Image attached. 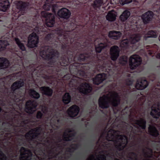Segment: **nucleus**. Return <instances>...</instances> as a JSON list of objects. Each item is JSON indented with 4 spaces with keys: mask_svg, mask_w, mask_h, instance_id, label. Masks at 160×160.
Wrapping results in <instances>:
<instances>
[{
    "mask_svg": "<svg viewBox=\"0 0 160 160\" xmlns=\"http://www.w3.org/2000/svg\"><path fill=\"white\" fill-rule=\"evenodd\" d=\"M9 6L8 0H0V10L1 11L5 12Z\"/></svg>",
    "mask_w": 160,
    "mask_h": 160,
    "instance_id": "f3484780",
    "label": "nucleus"
},
{
    "mask_svg": "<svg viewBox=\"0 0 160 160\" xmlns=\"http://www.w3.org/2000/svg\"><path fill=\"white\" fill-rule=\"evenodd\" d=\"M141 62L142 59L138 55H134L131 56L129 60L130 68L135 69L141 64Z\"/></svg>",
    "mask_w": 160,
    "mask_h": 160,
    "instance_id": "1a4fd4ad",
    "label": "nucleus"
},
{
    "mask_svg": "<svg viewBox=\"0 0 160 160\" xmlns=\"http://www.w3.org/2000/svg\"><path fill=\"white\" fill-rule=\"evenodd\" d=\"M58 14L60 17L67 19L70 17L71 13L68 9L62 8L58 11Z\"/></svg>",
    "mask_w": 160,
    "mask_h": 160,
    "instance_id": "ddd939ff",
    "label": "nucleus"
},
{
    "mask_svg": "<svg viewBox=\"0 0 160 160\" xmlns=\"http://www.w3.org/2000/svg\"><path fill=\"white\" fill-rule=\"evenodd\" d=\"M149 95L148 103L151 107V110H160V90L156 88Z\"/></svg>",
    "mask_w": 160,
    "mask_h": 160,
    "instance_id": "0eeeda50",
    "label": "nucleus"
},
{
    "mask_svg": "<svg viewBox=\"0 0 160 160\" xmlns=\"http://www.w3.org/2000/svg\"><path fill=\"white\" fill-rule=\"evenodd\" d=\"M140 38V36L139 34H134L131 37L129 40L131 43L134 44L138 42Z\"/></svg>",
    "mask_w": 160,
    "mask_h": 160,
    "instance_id": "b1692460",
    "label": "nucleus"
},
{
    "mask_svg": "<svg viewBox=\"0 0 160 160\" xmlns=\"http://www.w3.org/2000/svg\"><path fill=\"white\" fill-rule=\"evenodd\" d=\"M132 84V82L130 81V83L129 84V85H131Z\"/></svg>",
    "mask_w": 160,
    "mask_h": 160,
    "instance_id": "79ce46f5",
    "label": "nucleus"
},
{
    "mask_svg": "<svg viewBox=\"0 0 160 160\" xmlns=\"http://www.w3.org/2000/svg\"><path fill=\"white\" fill-rule=\"evenodd\" d=\"M145 97L140 93L138 94L136 98V104L141 106L143 104L145 101Z\"/></svg>",
    "mask_w": 160,
    "mask_h": 160,
    "instance_id": "5701e85b",
    "label": "nucleus"
},
{
    "mask_svg": "<svg viewBox=\"0 0 160 160\" xmlns=\"http://www.w3.org/2000/svg\"><path fill=\"white\" fill-rule=\"evenodd\" d=\"M40 55L44 59L47 60V63L51 65H58L65 66L68 64L69 59L66 57L62 58L61 60L58 59V52L48 46L42 47L40 51Z\"/></svg>",
    "mask_w": 160,
    "mask_h": 160,
    "instance_id": "f03ea898",
    "label": "nucleus"
},
{
    "mask_svg": "<svg viewBox=\"0 0 160 160\" xmlns=\"http://www.w3.org/2000/svg\"><path fill=\"white\" fill-rule=\"evenodd\" d=\"M103 3L102 0H95L92 4V6L94 8L96 9L97 8H99Z\"/></svg>",
    "mask_w": 160,
    "mask_h": 160,
    "instance_id": "2f4dec72",
    "label": "nucleus"
},
{
    "mask_svg": "<svg viewBox=\"0 0 160 160\" xmlns=\"http://www.w3.org/2000/svg\"><path fill=\"white\" fill-rule=\"evenodd\" d=\"M52 4L49 3L48 0H47L43 6V8L46 10H49L50 8L52 7V12L55 13V11L54 8L53 7H52Z\"/></svg>",
    "mask_w": 160,
    "mask_h": 160,
    "instance_id": "7c9ffc66",
    "label": "nucleus"
},
{
    "mask_svg": "<svg viewBox=\"0 0 160 160\" xmlns=\"http://www.w3.org/2000/svg\"><path fill=\"white\" fill-rule=\"evenodd\" d=\"M76 81L73 79H72L69 83V85L71 88V89L73 92V97L75 99L79 100L81 97V93L84 94H87L90 92L92 90V87L88 83L84 82L80 85L78 87V89H76L77 84Z\"/></svg>",
    "mask_w": 160,
    "mask_h": 160,
    "instance_id": "39448f33",
    "label": "nucleus"
},
{
    "mask_svg": "<svg viewBox=\"0 0 160 160\" xmlns=\"http://www.w3.org/2000/svg\"><path fill=\"white\" fill-rule=\"evenodd\" d=\"M94 71H98L107 72L109 76H113L118 73V68L111 64L110 61H108L107 63L101 61L99 59H97L95 62L93 63Z\"/></svg>",
    "mask_w": 160,
    "mask_h": 160,
    "instance_id": "423d86ee",
    "label": "nucleus"
},
{
    "mask_svg": "<svg viewBox=\"0 0 160 160\" xmlns=\"http://www.w3.org/2000/svg\"><path fill=\"white\" fill-rule=\"evenodd\" d=\"M120 103L119 95L114 91L109 92L108 94L100 97L98 100L100 107L104 109L108 108L110 103L114 107H116Z\"/></svg>",
    "mask_w": 160,
    "mask_h": 160,
    "instance_id": "20e7f679",
    "label": "nucleus"
},
{
    "mask_svg": "<svg viewBox=\"0 0 160 160\" xmlns=\"http://www.w3.org/2000/svg\"><path fill=\"white\" fill-rule=\"evenodd\" d=\"M40 90L43 94L48 96H51L53 93L52 89L49 87H42L40 88Z\"/></svg>",
    "mask_w": 160,
    "mask_h": 160,
    "instance_id": "a211bd4d",
    "label": "nucleus"
},
{
    "mask_svg": "<svg viewBox=\"0 0 160 160\" xmlns=\"http://www.w3.org/2000/svg\"><path fill=\"white\" fill-rule=\"evenodd\" d=\"M29 4L28 2H19L17 5V8L20 10L25 11L28 8Z\"/></svg>",
    "mask_w": 160,
    "mask_h": 160,
    "instance_id": "412c9836",
    "label": "nucleus"
},
{
    "mask_svg": "<svg viewBox=\"0 0 160 160\" xmlns=\"http://www.w3.org/2000/svg\"><path fill=\"white\" fill-rule=\"evenodd\" d=\"M107 46V44L106 43L102 42L100 43L97 46L95 45V48L96 52L100 53L102 50L106 47Z\"/></svg>",
    "mask_w": 160,
    "mask_h": 160,
    "instance_id": "cd10ccee",
    "label": "nucleus"
},
{
    "mask_svg": "<svg viewBox=\"0 0 160 160\" xmlns=\"http://www.w3.org/2000/svg\"><path fill=\"white\" fill-rule=\"evenodd\" d=\"M0 104L3 106L11 105L15 102H22V100L20 98V95L16 94V92L18 89L24 85V82L22 80L14 82L11 86L10 92L7 89L4 87V83L0 79Z\"/></svg>",
    "mask_w": 160,
    "mask_h": 160,
    "instance_id": "f257e3e1",
    "label": "nucleus"
},
{
    "mask_svg": "<svg viewBox=\"0 0 160 160\" xmlns=\"http://www.w3.org/2000/svg\"><path fill=\"white\" fill-rule=\"evenodd\" d=\"M63 102L65 104H68L71 101V97L69 93H66L62 98Z\"/></svg>",
    "mask_w": 160,
    "mask_h": 160,
    "instance_id": "bb28decb",
    "label": "nucleus"
},
{
    "mask_svg": "<svg viewBox=\"0 0 160 160\" xmlns=\"http://www.w3.org/2000/svg\"><path fill=\"white\" fill-rule=\"evenodd\" d=\"M130 15V12L128 10L125 11L120 17V19L122 21H125L127 20Z\"/></svg>",
    "mask_w": 160,
    "mask_h": 160,
    "instance_id": "a878e982",
    "label": "nucleus"
},
{
    "mask_svg": "<svg viewBox=\"0 0 160 160\" xmlns=\"http://www.w3.org/2000/svg\"><path fill=\"white\" fill-rule=\"evenodd\" d=\"M37 106V103L36 101L29 100L26 102L25 108L27 110H32V109L35 108Z\"/></svg>",
    "mask_w": 160,
    "mask_h": 160,
    "instance_id": "aec40b11",
    "label": "nucleus"
},
{
    "mask_svg": "<svg viewBox=\"0 0 160 160\" xmlns=\"http://www.w3.org/2000/svg\"><path fill=\"white\" fill-rule=\"evenodd\" d=\"M145 37L148 38H155L157 37V35L156 32L153 30H150L145 35Z\"/></svg>",
    "mask_w": 160,
    "mask_h": 160,
    "instance_id": "f704fd0d",
    "label": "nucleus"
},
{
    "mask_svg": "<svg viewBox=\"0 0 160 160\" xmlns=\"http://www.w3.org/2000/svg\"><path fill=\"white\" fill-rule=\"evenodd\" d=\"M90 55L88 54L85 53V54H81L79 56L78 60L79 61H87L89 58Z\"/></svg>",
    "mask_w": 160,
    "mask_h": 160,
    "instance_id": "72a5a7b5",
    "label": "nucleus"
},
{
    "mask_svg": "<svg viewBox=\"0 0 160 160\" xmlns=\"http://www.w3.org/2000/svg\"><path fill=\"white\" fill-rule=\"evenodd\" d=\"M19 73H16L13 74L12 75V76L14 77L15 76L17 77L18 76Z\"/></svg>",
    "mask_w": 160,
    "mask_h": 160,
    "instance_id": "ea45409f",
    "label": "nucleus"
},
{
    "mask_svg": "<svg viewBox=\"0 0 160 160\" xmlns=\"http://www.w3.org/2000/svg\"><path fill=\"white\" fill-rule=\"evenodd\" d=\"M154 79H152V81H154Z\"/></svg>",
    "mask_w": 160,
    "mask_h": 160,
    "instance_id": "a18cd8bd",
    "label": "nucleus"
},
{
    "mask_svg": "<svg viewBox=\"0 0 160 160\" xmlns=\"http://www.w3.org/2000/svg\"><path fill=\"white\" fill-rule=\"evenodd\" d=\"M106 74L104 73L98 74L92 80L94 84L97 85L102 82L107 78Z\"/></svg>",
    "mask_w": 160,
    "mask_h": 160,
    "instance_id": "f8f14e48",
    "label": "nucleus"
},
{
    "mask_svg": "<svg viewBox=\"0 0 160 160\" xmlns=\"http://www.w3.org/2000/svg\"><path fill=\"white\" fill-rule=\"evenodd\" d=\"M9 65V61L7 59L3 57L0 58V69L7 68Z\"/></svg>",
    "mask_w": 160,
    "mask_h": 160,
    "instance_id": "6ab92c4d",
    "label": "nucleus"
},
{
    "mask_svg": "<svg viewBox=\"0 0 160 160\" xmlns=\"http://www.w3.org/2000/svg\"><path fill=\"white\" fill-rule=\"evenodd\" d=\"M41 16L45 18L46 24L48 27H52L54 26L55 22L54 15L51 13H48L45 11L41 12Z\"/></svg>",
    "mask_w": 160,
    "mask_h": 160,
    "instance_id": "6e6552de",
    "label": "nucleus"
},
{
    "mask_svg": "<svg viewBox=\"0 0 160 160\" xmlns=\"http://www.w3.org/2000/svg\"><path fill=\"white\" fill-rule=\"evenodd\" d=\"M70 108V109H68L67 110H80L79 108L75 105H72Z\"/></svg>",
    "mask_w": 160,
    "mask_h": 160,
    "instance_id": "e433bc0d",
    "label": "nucleus"
},
{
    "mask_svg": "<svg viewBox=\"0 0 160 160\" xmlns=\"http://www.w3.org/2000/svg\"><path fill=\"white\" fill-rule=\"evenodd\" d=\"M9 40V38L2 37L0 40V51L4 50L6 47L9 45L8 41Z\"/></svg>",
    "mask_w": 160,
    "mask_h": 160,
    "instance_id": "2eb2a0df",
    "label": "nucleus"
},
{
    "mask_svg": "<svg viewBox=\"0 0 160 160\" xmlns=\"http://www.w3.org/2000/svg\"><path fill=\"white\" fill-rule=\"evenodd\" d=\"M153 13L152 12L148 11L142 15V18L144 23H149L152 20Z\"/></svg>",
    "mask_w": 160,
    "mask_h": 160,
    "instance_id": "4468645a",
    "label": "nucleus"
},
{
    "mask_svg": "<svg viewBox=\"0 0 160 160\" xmlns=\"http://www.w3.org/2000/svg\"><path fill=\"white\" fill-rule=\"evenodd\" d=\"M122 35V34L120 31L115 30L109 32L108 34V36L110 38L115 40L119 39Z\"/></svg>",
    "mask_w": 160,
    "mask_h": 160,
    "instance_id": "dca6fc26",
    "label": "nucleus"
},
{
    "mask_svg": "<svg viewBox=\"0 0 160 160\" xmlns=\"http://www.w3.org/2000/svg\"><path fill=\"white\" fill-rule=\"evenodd\" d=\"M14 41L17 44L20 49L22 51L25 50V48L24 44L18 38H15L14 39Z\"/></svg>",
    "mask_w": 160,
    "mask_h": 160,
    "instance_id": "c85d7f7f",
    "label": "nucleus"
},
{
    "mask_svg": "<svg viewBox=\"0 0 160 160\" xmlns=\"http://www.w3.org/2000/svg\"><path fill=\"white\" fill-rule=\"evenodd\" d=\"M148 83L147 81L143 78L138 79L136 82L135 87L138 90H142L146 88Z\"/></svg>",
    "mask_w": 160,
    "mask_h": 160,
    "instance_id": "9b49d317",
    "label": "nucleus"
},
{
    "mask_svg": "<svg viewBox=\"0 0 160 160\" xmlns=\"http://www.w3.org/2000/svg\"><path fill=\"white\" fill-rule=\"evenodd\" d=\"M116 15L113 11H111L108 12L106 16L107 19L109 21H113L116 19Z\"/></svg>",
    "mask_w": 160,
    "mask_h": 160,
    "instance_id": "4be33fe9",
    "label": "nucleus"
},
{
    "mask_svg": "<svg viewBox=\"0 0 160 160\" xmlns=\"http://www.w3.org/2000/svg\"><path fill=\"white\" fill-rule=\"evenodd\" d=\"M52 36V35L48 34L46 36L45 39L46 40L51 41Z\"/></svg>",
    "mask_w": 160,
    "mask_h": 160,
    "instance_id": "4c0bfd02",
    "label": "nucleus"
},
{
    "mask_svg": "<svg viewBox=\"0 0 160 160\" xmlns=\"http://www.w3.org/2000/svg\"><path fill=\"white\" fill-rule=\"evenodd\" d=\"M77 55H76V56H75V58H76V57L77 56Z\"/></svg>",
    "mask_w": 160,
    "mask_h": 160,
    "instance_id": "c03bdc74",
    "label": "nucleus"
},
{
    "mask_svg": "<svg viewBox=\"0 0 160 160\" xmlns=\"http://www.w3.org/2000/svg\"><path fill=\"white\" fill-rule=\"evenodd\" d=\"M119 47L116 46H112L110 49V54L112 60L113 61L116 60L119 56Z\"/></svg>",
    "mask_w": 160,
    "mask_h": 160,
    "instance_id": "9d476101",
    "label": "nucleus"
},
{
    "mask_svg": "<svg viewBox=\"0 0 160 160\" xmlns=\"http://www.w3.org/2000/svg\"><path fill=\"white\" fill-rule=\"evenodd\" d=\"M132 0H120V4L123 5L125 4H127L129 3L132 2Z\"/></svg>",
    "mask_w": 160,
    "mask_h": 160,
    "instance_id": "c9c22d12",
    "label": "nucleus"
},
{
    "mask_svg": "<svg viewBox=\"0 0 160 160\" xmlns=\"http://www.w3.org/2000/svg\"><path fill=\"white\" fill-rule=\"evenodd\" d=\"M29 92L31 97L35 99H38L40 97L39 94L33 89H30Z\"/></svg>",
    "mask_w": 160,
    "mask_h": 160,
    "instance_id": "473e14b6",
    "label": "nucleus"
},
{
    "mask_svg": "<svg viewBox=\"0 0 160 160\" xmlns=\"http://www.w3.org/2000/svg\"><path fill=\"white\" fill-rule=\"evenodd\" d=\"M92 43V42H88L87 41H86L83 45H80L81 47L80 48H79V46H77L76 47V48H77L76 49H78L79 50L80 49L81 51H83L85 49H86V48H89V47L91 46Z\"/></svg>",
    "mask_w": 160,
    "mask_h": 160,
    "instance_id": "c756f323",
    "label": "nucleus"
},
{
    "mask_svg": "<svg viewBox=\"0 0 160 160\" xmlns=\"http://www.w3.org/2000/svg\"><path fill=\"white\" fill-rule=\"evenodd\" d=\"M157 85H158V86L159 85L160 86V83L159 82V83L157 84Z\"/></svg>",
    "mask_w": 160,
    "mask_h": 160,
    "instance_id": "a19ab883",
    "label": "nucleus"
},
{
    "mask_svg": "<svg viewBox=\"0 0 160 160\" xmlns=\"http://www.w3.org/2000/svg\"><path fill=\"white\" fill-rule=\"evenodd\" d=\"M18 66V65L17 64H14V65H13L12 66V67L11 68L12 70H14V71L17 70V68H14L16 67V66Z\"/></svg>",
    "mask_w": 160,
    "mask_h": 160,
    "instance_id": "58836bf2",
    "label": "nucleus"
},
{
    "mask_svg": "<svg viewBox=\"0 0 160 160\" xmlns=\"http://www.w3.org/2000/svg\"><path fill=\"white\" fill-rule=\"evenodd\" d=\"M130 43H131L129 40L126 39L123 40L121 42L120 46L122 49H124L127 48L130 45Z\"/></svg>",
    "mask_w": 160,
    "mask_h": 160,
    "instance_id": "393cba45",
    "label": "nucleus"
},
{
    "mask_svg": "<svg viewBox=\"0 0 160 160\" xmlns=\"http://www.w3.org/2000/svg\"><path fill=\"white\" fill-rule=\"evenodd\" d=\"M23 24L29 27H27L28 29L33 31V32L30 34L28 38V47L31 48L36 47L38 42V37L36 33H40V32L42 31V28L39 27L36 17H34L30 22L29 20H27Z\"/></svg>",
    "mask_w": 160,
    "mask_h": 160,
    "instance_id": "7ed1b4c3",
    "label": "nucleus"
},
{
    "mask_svg": "<svg viewBox=\"0 0 160 160\" xmlns=\"http://www.w3.org/2000/svg\"><path fill=\"white\" fill-rule=\"evenodd\" d=\"M97 41V40H96L95 41V43L96 44V42Z\"/></svg>",
    "mask_w": 160,
    "mask_h": 160,
    "instance_id": "37998d69",
    "label": "nucleus"
},
{
    "mask_svg": "<svg viewBox=\"0 0 160 160\" xmlns=\"http://www.w3.org/2000/svg\"><path fill=\"white\" fill-rule=\"evenodd\" d=\"M125 90H124V91H123V92H125Z\"/></svg>",
    "mask_w": 160,
    "mask_h": 160,
    "instance_id": "49530a36",
    "label": "nucleus"
}]
</instances>
